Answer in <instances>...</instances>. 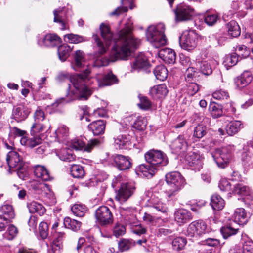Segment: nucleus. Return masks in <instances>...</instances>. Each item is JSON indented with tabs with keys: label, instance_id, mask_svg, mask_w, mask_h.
<instances>
[{
	"label": "nucleus",
	"instance_id": "aec40b11",
	"mask_svg": "<svg viewBox=\"0 0 253 253\" xmlns=\"http://www.w3.org/2000/svg\"><path fill=\"white\" fill-rule=\"evenodd\" d=\"M158 170L157 167H153L151 165L141 164L136 168V172L140 176L150 178L155 174Z\"/></svg>",
	"mask_w": 253,
	"mask_h": 253
},
{
	"label": "nucleus",
	"instance_id": "c9c22d12",
	"mask_svg": "<svg viewBox=\"0 0 253 253\" xmlns=\"http://www.w3.org/2000/svg\"><path fill=\"white\" fill-rule=\"evenodd\" d=\"M30 213H37L42 216L45 212L46 210L42 205L36 201H32L28 205Z\"/></svg>",
	"mask_w": 253,
	"mask_h": 253
},
{
	"label": "nucleus",
	"instance_id": "5fc2aeb1",
	"mask_svg": "<svg viewBox=\"0 0 253 253\" xmlns=\"http://www.w3.org/2000/svg\"><path fill=\"white\" fill-rule=\"evenodd\" d=\"M238 229H235L230 225L223 227L220 229L221 233L224 239H227L231 236L237 234Z\"/></svg>",
	"mask_w": 253,
	"mask_h": 253
},
{
	"label": "nucleus",
	"instance_id": "680f3d73",
	"mask_svg": "<svg viewBox=\"0 0 253 253\" xmlns=\"http://www.w3.org/2000/svg\"><path fill=\"white\" fill-rule=\"evenodd\" d=\"M247 146L248 147V153L245 152L243 154L242 159L245 161L247 163H253V158L250 155V153L251 151H253V142H249L247 143Z\"/></svg>",
	"mask_w": 253,
	"mask_h": 253
},
{
	"label": "nucleus",
	"instance_id": "f03ea898",
	"mask_svg": "<svg viewBox=\"0 0 253 253\" xmlns=\"http://www.w3.org/2000/svg\"><path fill=\"white\" fill-rule=\"evenodd\" d=\"M90 72V68L87 66L83 73L77 74L71 77L70 81L73 87L70 85L69 86V91L67 95L71 100H85L91 95L92 92L87 87Z\"/></svg>",
	"mask_w": 253,
	"mask_h": 253
},
{
	"label": "nucleus",
	"instance_id": "7c9ffc66",
	"mask_svg": "<svg viewBox=\"0 0 253 253\" xmlns=\"http://www.w3.org/2000/svg\"><path fill=\"white\" fill-rule=\"evenodd\" d=\"M226 29L228 35L232 37H237L241 34L240 27L235 21L229 22L226 25Z\"/></svg>",
	"mask_w": 253,
	"mask_h": 253
},
{
	"label": "nucleus",
	"instance_id": "dca6fc26",
	"mask_svg": "<svg viewBox=\"0 0 253 253\" xmlns=\"http://www.w3.org/2000/svg\"><path fill=\"white\" fill-rule=\"evenodd\" d=\"M149 194L151 195V198L147 199L148 206L151 208L150 211L154 213L155 211L162 213H167L168 208L166 204L156 199L154 196H153L152 193L150 192Z\"/></svg>",
	"mask_w": 253,
	"mask_h": 253
},
{
	"label": "nucleus",
	"instance_id": "c85d7f7f",
	"mask_svg": "<svg viewBox=\"0 0 253 253\" xmlns=\"http://www.w3.org/2000/svg\"><path fill=\"white\" fill-rule=\"evenodd\" d=\"M159 56L168 64L174 63L176 59L175 53L173 50L169 48L161 50L159 52Z\"/></svg>",
	"mask_w": 253,
	"mask_h": 253
},
{
	"label": "nucleus",
	"instance_id": "9b49d317",
	"mask_svg": "<svg viewBox=\"0 0 253 253\" xmlns=\"http://www.w3.org/2000/svg\"><path fill=\"white\" fill-rule=\"evenodd\" d=\"M209 232L206 223L202 220H197L188 225L185 234L189 237H198Z\"/></svg>",
	"mask_w": 253,
	"mask_h": 253
},
{
	"label": "nucleus",
	"instance_id": "a878e982",
	"mask_svg": "<svg viewBox=\"0 0 253 253\" xmlns=\"http://www.w3.org/2000/svg\"><path fill=\"white\" fill-rule=\"evenodd\" d=\"M105 126V122L100 120L90 123L88 126V128L92 132L94 135H99L104 133Z\"/></svg>",
	"mask_w": 253,
	"mask_h": 253
},
{
	"label": "nucleus",
	"instance_id": "338daca9",
	"mask_svg": "<svg viewBox=\"0 0 253 253\" xmlns=\"http://www.w3.org/2000/svg\"><path fill=\"white\" fill-rule=\"evenodd\" d=\"M138 97L140 102L138 104L139 107L144 110L149 109L151 106V103L148 98L145 96H143L141 95H139Z\"/></svg>",
	"mask_w": 253,
	"mask_h": 253
},
{
	"label": "nucleus",
	"instance_id": "e433bc0d",
	"mask_svg": "<svg viewBox=\"0 0 253 253\" xmlns=\"http://www.w3.org/2000/svg\"><path fill=\"white\" fill-rule=\"evenodd\" d=\"M75 66L74 68L78 71L80 68L85 66L84 54L81 50H77L74 56Z\"/></svg>",
	"mask_w": 253,
	"mask_h": 253
},
{
	"label": "nucleus",
	"instance_id": "a211bd4d",
	"mask_svg": "<svg viewBox=\"0 0 253 253\" xmlns=\"http://www.w3.org/2000/svg\"><path fill=\"white\" fill-rule=\"evenodd\" d=\"M30 109L26 106L20 104L13 109L12 116L17 122L25 120L30 113Z\"/></svg>",
	"mask_w": 253,
	"mask_h": 253
},
{
	"label": "nucleus",
	"instance_id": "8fccbe9b",
	"mask_svg": "<svg viewBox=\"0 0 253 253\" xmlns=\"http://www.w3.org/2000/svg\"><path fill=\"white\" fill-rule=\"evenodd\" d=\"M250 191V188L241 183L236 184L233 188V192L235 194L241 196L247 195Z\"/></svg>",
	"mask_w": 253,
	"mask_h": 253
},
{
	"label": "nucleus",
	"instance_id": "f704fd0d",
	"mask_svg": "<svg viewBox=\"0 0 253 253\" xmlns=\"http://www.w3.org/2000/svg\"><path fill=\"white\" fill-rule=\"evenodd\" d=\"M64 225L66 228L77 232L81 229L82 223L77 220L66 217L64 219Z\"/></svg>",
	"mask_w": 253,
	"mask_h": 253
},
{
	"label": "nucleus",
	"instance_id": "20e7f679",
	"mask_svg": "<svg viewBox=\"0 0 253 253\" xmlns=\"http://www.w3.org/2000/svg\"><path fill=\"white\" fill-rule=\"evenodd\" d=\"M166 181L168 185L167 194L168 197L174 196L184 186L185 180L178 172H171L166 175Z\"/></svg>",
	"mask_w": 253,
	"mask_h": 253
},
{
	"label": "nucleus",
	"instance_id": "473e14b6",
	"mask_svg": "<svg viewBox=\"0 0 253 253\" xmlns=\"http://www.w3.org/2000/svg\"><path fill=\"white\" fill-rule=\"evenodd\" d=\"M64 9V8H59L53 11L54 22L60 23L61 24V29L63 30L68 28L65 22Z\"/></svg>",
	"mask_w": 253,
	"mask_h": 253
},
{
	"label": "nucleus",
	"instance_id": "0e129e2a",
	"mask_svg": "<svg viewBox=\"0 0 253 253\" xmlns=\"http://www.w3.org/2000/svg\"><path fill=\"white\" fill-rule=\"evenodd\" d=\"M197 72L195 70L194 68H188L185 72V79L187 82H190L195 81L196 79V74Z\"/></svg>",
	"mask_w": 253,
	"mask_h": 253
},
{
	"label": "nucleus",
	"instance_id": "cd10ccee",
	"mask_svg": "<svg viewBox=\"0 0 253 253\" xmlns=\"http://www.w3.org/2000/svg\"><path fill=\"white\" fill-rule=\"evenodd\" d=\"M232 218L239 225L246 224L248 221V216L244 209L237 208L235 211Z\"/></svg>",
	"mask_w": 253,
	"mask_h": 253
},
{
	"label": "nucleus",
	"instance_id": "f257e3e1",
	"mask_svg": "<svg viewBox=\"0 0 253 253\" xmlns=\"http://www.w3.org/2000/svg\"><path fill=\"white\" fill-rule=\"evenodd\" d=\"M131 24L126 25L118 33V38L114 39V45L111 52L110 59L102 58L97 60L94 66H105L110 61L117 60H126L131 53L138 47L141 40L136 38L132 34Z\"/></svg>",
	"mask_w": 253,
	"mask_h": 253
},
{
	"label": "nucleus",
	"instance_id": "37998d69",
	"mask_svg": "<svg viewBox=\"0 0 253 253\" xmlns=\"http://www.w3.org/2000/svg\"><path fill=\"white\" fill-rule=\"evenodd\" d=\"M71 50V47L67 44L60 45L58 48V54L60 60L62 61H65L69 56Z\"/></svg>",
	"mask_w": 253,
	"mask_h": 253
},
{
	"label": "nucleus",
	"instance_id": "864d4df0",
	"mask_svg": "<svg viewBox=\"0 0 253 253\" xmlns=\"http://www.w3.org/2000/svg\"><path fill=\"white\" fill-rule=\"evenodd\" d=\"M219 16L217 14L206 13L204 15V22L210 26L214 25L217 22Z\"/></svg>",
	"mask_w": 253,
	"mask_h": 253
},
{
	"label": "nucleus",
	"instance_id": "774afa93",
	"mask_svg": "<svg viewBox=\"0 0 253 253\" xmlns=\"http://www.w3.org/2000/svg\"><path fill=\"white\" fill-rule=\"evenodd\" d=\"M242 248L243 253H253V242L250 240L244 241Z\"/></svg>",
	"mask_w": 253,
	"mask_h": 253
},
{
	"label": "nucleus",
	"instance_id": "4be33fe9",
	"mask_svg": "<svg viewBox=\"0 0 253 253\" xmlns=\"http://www.w3.org/2000/svg\"><path fill=\"white\" fill-rule=\"evenodd\" d=\"M251 73L249 71L244 72L234 80L235 84L238 89H242L248 85L252 80Z\"/></svg>",
	"mask_w": 253,
	"mask_h": 253
},
{
	"label": "nucleus",
	"instance_id": "bf43d9fd",
	"mask_svg": "<svg viewBox=\"0 0 253 253\" xmlns=\"http://www.w3.org/2000/svg\"><path fill=\"white\" fill-rule=\"evenodd\" d=\"M17 233L18 230L17 228L13 225H10L7 231L4 234V237L9 240H12Z\"/></svg>",
	"mask_w": 253,
	"mask_h": 253
},
{
	"label": "nucleus",
	"instance_id": "7ed1b4c3",
	"mask_svg": "<svg viewBox=\"0 0 253 253\" xmlns=\"http://www.w3.org/2000/svg\"><path fill=\"white\" fill-rule=\"evenodd\" d=\"M165 30V27L163 23L152 25L147 28V39L154 47L158 48L166 45L167 39L164 34Z\"/></svg>",
	"mask_w": 253,
	"mask_h": 253
},
{
	"label": "nucleus",
	"instance_id": "4d7b16f0",
	"mask_svg": "<svg viewBox=\"0 0 253 253\" xmlns=\"http://www.w3.org/2000/svg\"><path fill=\"white\" fill-rule=\"evenodd\" d=\"M147 125L146 120L145 118L142 117H138L137 120L134 122L133 124V127L138 130H144Z\"/></svg>",
	"mask_w": 253,
	"mask_h": 253
},
{
	"label": "nucleus",
	"instance_id": "423d86ee",
	"mask_svg": "<svg viewBox=\"0 0 253 253\" xmlns=\"http://www.w3.org/2000/svg\"><path fill=\"white\" fill-rule=\"evenodd\" d=\"M211 155L217 166L223 169L227 166L232 158V148L228 146L216 149Z\"/></svg>",
	"mask_w": 253,
	"mask_h": 253
},
{
	"label": "nucleus",
	"instance_id": "c756f323",
	"mask_svg": "<svg viewBox=\"0 0 253 253\" xmlns=\"http://www.w3.org/2000/svg\"><path fill=\"white\" fill-rule=\"evenodd\" d=\"M114 142L117 148L126 149L131 145V137L129 135H121L115 139Z\"/></svg>",
	"mask_w": 253,
	"mask_h": 253
},
{
	"label": "nucleus",
	"instance_id": "79ce46f5",
	"mask_svg": "<svg viewBox=\"0 0 253 253\" xmlns=\"http://www.w3.org/2000/svg\"><path fill=\"white\" fill-rule=\"evenodd\" d=\"M153 73L156 79L162 81L166 79L168 75V71L163 65L156 66L154 69Z\"/></svg>",
	"mask_w": 253,
	"mask_h": 253
},
{
	"label": "nucleus",
	"instance_id": "09e8293b",
	"mask_svg": "<svg viewBox=\"0 0 253 253\" xmlns=\"http://www.w3.org/2000/svg\"><path fill=\"white\" fill-rule=\"evenodd\" d=\"M238 56L236 53H232L226 55L224 58L223 63L225 66L228 67H232L238 63Z\"/></svg>",
	"mask_w": 253,
	"mask_h": 253
},
{
	"label": "nucleus",
	"instance_id": "f8f14e48",
	"mask_svg": "<svg viewBox=\"0 0 253 253\" xmlns=\"http://www.w3.org/2000/svg\"><path fill=\"white\" fill-rule=\"evenodd\" d=\"M135 187L133 184L122 183L115 196V199L121 203H124L132 196Z\"/></svg>",
	"mask_w": 253,
	"mask_h": 253
},
{
	"label": "nucleus",
	"instance_id": "e2e57ef3",
	"mask_svg": "<svg viewBox=\"0 0 253 253\" xmlns=\"http://www.w3.org/2000/svg\"><path fill=\"white\" fill-rule=\"evenodd\" d=\"M133 246L134 244L132 241L129 240L122 239L118 243L119 249L122 252L129 249Z\"/></svg>",
	"mask_w": 253,
	"mask_h": 253
},
{
	"label": "nucleus",
	"instance_id": "bb28decb",
	"mask_svg": "<svg viewBox=\"0 0 253 253\" xmlns=\"http://www.w3.org/2000/svg\"><path fill=\"white\" fill-rule=\"evenodd\" d=\"M168 93V90L165 84L154 86L150 90V94L152 97L156 99L164 98Z\"/></svg>",
	"mask_w": 253,
	"mask_h": 253
},
{
	"label": "nucleus",
	"instance_id": "412c9836",
	"mask_svg": "<svg viewBox=\"0 0 253 253\" xmlns=\"http://www.w3.org/2000/svg\"><path fill=\"white\" fill-rule=\"evenodd\" d=\"M33 188L42 196L46 198V200H50L51 203L54 202V195L51 190L49 186L45 183H40L37 186H33Z\"/></svg>",
	"mask_w": 253,
	"mask_h": 253
},
{
	"label": "nucleus",
	"instance_id": "ea45409f",
	"mask_svg": "<svg viewBox=\"0 0 253 253\" xmlns=\"http://www.w3.org/2000/svg\"><path fill=\"white\" fill-rule=\"evenodd\" d=\"M50 126L48 121L43 124L40 122H36L33 124L31 128V134L34 135L38 133L44 131L48 127Z\"/></svg>",
	"mask_w": 253,
	"mask_h": 253
},
{
	"label": "nucleus",
	"instance_id": "a18cd8bd",
	"mask_svg": "<svg viewBox=\"0 0 253 253\" xmlns=\"http://www.w3.org/2000/svg\"><path fill=\"white\" fill-rule=\"evenodd\" d=\"M209 109L211 116L214 118L220 117L223 115L222 108L218 104L214 102L211 103Z\"/></svg>",
	"mask_w": 253,
	"mask_h": 253
},
{
	"label": "nucleus",
	"instance_id": "a19ab883",
	"mask_svg": "<svg viewBox=\"0 0 253 253\" xmlns=\"http://www.w3.org/2000/svg\"><path fill=\"white\" fill-rule=\"evenodd\" d=\"M57 155L60 160L64 161L71 162L75 158V156L73 154L72 151L66 148L61 149L57 153Z\"/></svg>",
	"mask_w": 253,
	"mask_h": 253
},
{
	"label": "nucleus",
	"instance_id": "6e6d98bb",
	"mask_svg": "<svg viewBox=\"0 0 253 253\" xmlns=\"http://www.w3.org/2000/svg\"><path fill=\"white\" fill-rule=\"evenodd\" d=\"M197 66L199 68L202 73L205 75H210L212 73L211 68L207 61H202L198 62Z\"/></svg>",
	"mask_w": 253,
	"mask_h": 253
},
{
	"label": "nucleus",
	"instance_id": "f3484780",
	"mask_svg": "<svg viewBox=\"0 0 253 253\" xmlns=\"http://www.w3.org/2000/svg\"><path fill=\"white\" fill-rule=\"evenodd\" d=\"M99 141L97 139H94L90 140L88 143L85 145V143L83 140L80 138H75L72 140L71 146L76 150H82L84 148V150L87 152H90L93 147L97 145Z\"/></svg>",
	"mask_w": 253,
	"mask_h": 253
},
{
	"label": "nucleus",
	"instance_id": "de8ad7c7",
	"mask_svg": "<svg viewBox=\"0 0 253 253\" xmlns=\"http://www.w3.org/2000/svg\"><path fill=\"white\" fill-rule=\"evenodd\" d=\"M0 211L2 215L6 217L10 221L15 217L14 211L12 206L9 204H4L2 206Z\"/></svg>",
	"mask_w": 253,
	"mask_h": 253
},
{
	"label": "nucleus",
	"instance_id": "4468645a",
	"mask_svg": "<svg viewBox=\"0 0 253 253\" xmlns=\"http://www.w3.org/2000/svg\"><path fill=\"white\" fill-rule=\"evenodd\" d=\"M6 161L11 169H22L24 166L22 157L17 152L14 150H11L8 153Z\"/></svg>",
	"mask_w": 253,
	"mask_h": 253
},
{
	"label": "nucleus",
	"instance_id": "ddd939ff",
	"mask_svg": "<svg viewBox=\"0 0 253 253\" xmlns=\"http://www.w3.org/2000/svg\"><path fill=\"white\" fill-rule=\"evenodd\" d=\"M203 157L197 152H190L185 156L187 164L190 169L199 171L203 166Z\"/></svg>",
	"mask_w": 253,
	"mask_h": 253
},
{
	"label": "nucleus",
	"instance_id": "603ef678",
	"mask_svg": "<svg viewBox=\"0 0 253 253\" xmlns=\"http://www.w3.org/2000/svg\"><path fill=\"white\" fill-rule=\"evenodd\" d=\"M187 243L186 239L184 237H176L172 242L173 250L180 251L182 250Z\"/></svg>",
	"mask_w": 253,
	"mask_h": 253
},
{
	"label": "nucleus",
	"instance_id": "0eeeda50",
	"mask_svg": "<svg viewBox=\"0 0 253 253\" xmlns=\"http://www.w3.org/2000/svg\"><path fill=\"white\" fill-rule=\"evenodd\" d=\"M94 216L96 224L101 226L107 227L113 222V214L110 209L105 206L98 207L95 211Z\"/></svg>",
	"mask_w": 253,
	"mask_h": 253
},
{
	"label": "nucleus",
	"instance_id": "2eb2a0df",
	"mask_svg": "<svg viewBox=\"0 0 253 253\" xmlns=\"http://www.w3.org/2000/svg\"><path fill=\"white\" fill-rule=\"evenodd\" d=\"M110 160L119 169L124 170L129 169L131 167L130 159L122 155L115 154L110 157Z\"/></svg>",
	"mask_w": 253,
	"mask_h": 253
},
{
	"label": "nucleus",
	"instance_id": "9d476101",
	"mask_svg": "<svg viewBox=\"0 0 253 253\" xmlns=\"http://www.w3.org/2000/svg\"><path fill=\"white\" fill-rule=\"evenodd\" d=\"M174 12L176 22H185L190 20L193 16L194 9L189 5L182 2L177 4Z\"/></svg>",
	"mask_w": 253,
	"mask_h": 253
},
{
	"label": "nucleus",
	"instance_id": "c03bdc74",
	"mask_svg": "<svg viewBox=\"0 0 253 253\" xmlns=\"http://www.w3.org/2000/svg\"><path fill=\"white\" fill-rule=\"evenodd\" d=\"M71 211L75 216L83 217L87 211V208L84 205L75 204L72 207Z\"/></svg>",
	"mask_w": 253,
	"mask_h": 253
},
{
	"label": "nucleus",
	"instance_id": "72a5a7b5",
	"mask_svg": "<svg viewBox=\"0 0 253 253\" xmlns=\"http://www.w3.org/2000/svg\"><path fill=\"white\" fill-rule=\"evenodd\" d=\"M212 208L215 210H221L225 206L224 200L219 195L215 194L212 195L210 203Z\"/></svg>",
	"mask_w": 253,
	"mask_h": 253
},
{
	"label": "nucleus",
	"instance_id": "3c124183",
	"mask_svg": "<svg viewBox=\"0 0 253 253\" xmlns=\"http://www.w3.org/2000/svg\"><path fill=\"white\" fill-rule=\"evenodd\" d=\"M64 40L66 42L74 44H77L84 41L83 37L73 34L65 35L64 36Z\"/></svg>",
	"mask_w": 253,
	"mask_h": 253
},
{
	"label": "nucleus",
	"instance_id": "b1692460",
	"mask_svg": "<svg viewBox=\"0 0 253 253\" xmlns=\"http://www.w3.org/2000/svg\"><path fill=\"white\" fill-rule=\"evenodd\" d=\"M61 42V39L55 34H46L42 41L44 46L49 47L57 46Z\"/></svg>",
	"mask_w": 253,
	"mask_h": 253
},
{
	"label": "nucleus",
	"instance_id": "2f4dec72",
	"mask_svg": "<svg viewBox=\"0 0 253 253\" xmlns=\"http://www.w3.org/2000/svg\"><path fill=\"white\" fill-rule=\"evenodd\" d=\"M187 147V143L182 135L179 136L171 144L172 148L177 153L184 151Z\"/></svg>",
	"mask_w": 253,
	"mask_h": 253
},
{
	"label": "nucleus",
	"instance_id": "5701e85b",
	"mask_svg": "<svg viewBox=\"0 0 253 253\" xmlns=\"http://www.w3.org/2000/svg\"><path fill=\"white\" fill-rule=\"evenodd\" d=\"M34 175L42 181H49L52 179L49 171L44 166L37 165L34 166Z\"/></svg>",
	"mask_w": 253,
	"mask_h": 253
},
{
	"label": "nucleus",
	"instance_id": "69168bd1",
	"mask_svg": "<svg viewBox=\"0 0 253 253\" xmlns=\"http://www.w3.org/2000/svg\"><path fill=\"white\" fill-rule=\"evenodd\" d=\"M212 96L214 98L217 100H226L229 98V95L228 92L222 89L215 91L213 94Z\"/></svg>",
	"mask_w": 253,
	"mask_h": 253
},
{
	"label": "nucleus",
	"instance_id": "13d9d810",
	"mask_svg": "<svg viewBox=\"0 0 253 253\" xmlns=\"http://www.w3.org/2000/svg\"><path fill=\"white\" fill-rule=\"evenodd\" d=\"M206 127L203 125L200 124L197 126L194 129L193 136L198 138L200 139L206 134Z\"/></svg>",
	"mask_w": 253,
	"mask_h": 253
},
{
	"label": "nucleus",
	"instance_id": "6ab92c4d",
	"mask_svg": "<svg viewBox=\"0 0 253 253\" xmlns=\"http://www.w3.org/2000/svg\"><path fill=\"white\" fill-rule=\"evenodd\" d=\"M96 80L99 87L111 85L118 82L116 76L112 73V71L103 75L98 76L96 77Z\"/></svg>",
	"mask_w": 253,
	"mask_h": 253
},
{
	"label": "nucleus",
	"instance_id": "6e6552de",
	"mask_svg": "<svg viewBox=\"0 0 253 253\" xmlns=\"http://www.w3.org/2000/svg\"><path fill=\"white\" fill-rule=\"evenodd\" d=\"M146 161L153 167H157V169L165 166L168 164V160L162 151L159 150H151L145 155Z\"/></svg>",
	"mask_w": 253,
	"mask_h": 253
},
{
	"label": "nucleus",
	"instance_id": "39448f33",
	"mask_svg": "<svg viewBox=\"0 0 253 253\" xmlns=\"http://www.w3.org/2000/svg\"><path fill=\"white\" fill-rule=\"evenodd\" d=\"M100 30L101 36L104 40L105 44L102 42L97 35H94L93 38L98 47L97 53L99 55H101L106 52L110 46L113 39V33L111 32L109 26L104 23L100 25Z\"/></svg>",
	"mask_w": 253,
	"mask_h": 253
},
{
	"label": "nucleus",
	"instance_id": "58836bf2",
	"mask_svg": "<svg viewBox=\"0 0 253 253\" xmlns=\"http://www.w3.org/2000/svg\"><path fill=\"white\" fill-rule=\"evenodd\" d=\"M149 62L147 57L142 53L139 54L136 58L133 63L132 68L134 69H142L147 67Z\"/></svg>",
	"mask_w": 253,
	"mask_h": 253
},
{
	"label": "nucleus",
	"instance_id": "393cba45",
	"mask_svg": "<svg viewBox=\"0 0 253 253\" xmlns=\"http://www.w3.org/2000/svg\"><path fill=\"white\" fill-rule=\"evenodd\" d=\"M174 216L175 221L179 225L184 224L192 218L190 213L187 210L183 209L175 211Z\"/></svg>",
	"mask_w": 253,
	"mask_h": 253
},
{
	"label": "nucleus",
	"instance_id": "052dcab7",
	"mask_svg": "<svg viewBox=\"0 0 253 253\" xmlns=\"http://www.w3.org/2000/svg\"><path fill=\"white\" fill-rule=\"evenodd\" d=\"M39 232L42 239L46 238L48 235V226L47 223L41 222L39 224Z\"/></svg>",
	"mask_w": 253,
	"mask_h": 253
},
{
	"label": "nucleus",
	"instance_id": "1a4fd4ad",
	"mask_svg": "<svg viewBox=\"0 0 253 253\" xmlns=\"http://www.w3.org/2000/svg\"><path fill=\"white\" fill-rule=\"evenodd\" d=\"M197 37L195 30H190L183 32L179 38L181 47L187 51L193 50L197 46Z\"/></svg>",
	"mask_w": 253,
	"mask_h": 253
},
{
	"label": "nucleus",
	"instance_id": "49530a36",
	"mask_svg": "<svg viewBox=\"0 0 253 253\" xmlns=\"http://www.w3.org/2000/svg\"><path fill=\"white\" fill-rule=\"evenodd\" d=\"M72 176L76 178H82L85 174L83 167L79 165H73L70 168Z\"/></svg>",
	"mask_w": 253,
	"mask_h": 253
},
{
	"label": "nucleus",
	"instance_id": "4c0bfd02",
	"mask_svg": "<svg viewBox=\"0 0 253 253\" xmlns=\"http://www.w3.org/2000/svg\"><path fill=\"white\" fill-rule=\"evenodd\" d=\"M241 125V122L239 121L230 122L226 126L227 133L230 136L236 134L240 129Z\"/></svg>",
	"mask_w": 253,
	"mask_h": 253
}]
</instances>
